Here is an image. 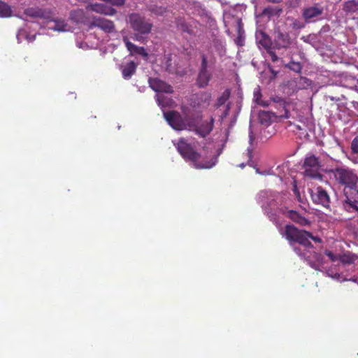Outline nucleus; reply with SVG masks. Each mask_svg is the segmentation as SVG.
I'll use <instances>...</instances> for the list:
<instances>
[{
    "label": "nucleus",
    "instance_id": "1",
    "mask_svg": "<svg viewBox=\"0 0 358 358\" xmlns=\"http://www.w3.org/2000/svg\"><path fill=\"white\" fill-rule=\"evenodd\" d=\"M338 184L343 185L345 199L344 207L348 210L350 209L358 210V176L354 170L347 167H336L330 171Z\"/></svg>",
    "mask_w": 358,
    "mask_h": 358
},
{
    "label": "nucleus",
    "instance_id": "2",
    "mask_svg": "<svg viewBox=\"0 0 358 358\" xmlns=\"http://www.w3.org/2000/svg\"><path fill=\"white\" fill-rule=\"evenodd\" d=\"M281 235L289 243H298L306 249L313 248V245L310 239L316 243H322V239L318 236H315L310 231L299 229L293 224H286Z\"/></svg>",
    "mask_w": 358,
    "mask_h": 358
},
{
    "label": "nucleus",
    "instance_id": "3",
    "mask_svg": "<svg viewBox=\"0 0 358 358\" xmlns=\"http://www.w3.org/2000/svg\"><path fill=\"white\" fill-rule=\"evenodd\" d=\"M176 148L182 158L186 162H191L192 166L196 169H210L215 164V162L212 160L201 159V155L184 138H180Z\"/></svg>",
    "mask_w": 358,
    "mask_h": 358
},
{
    "label": "nucleus",
    "instance_id": "4",
    "mask_svg": "<svg viewBox=\"0 0 358 358\" xmlns=\"http://www.w3.org/2000/svg\"><path fill=\"white\" fill-rule=\"evenodd\" d=\"M129 22L131 29L141 34L145 35L150 34L153 27L152 22L138 13L130 14L129 15Z\"/></svg>",
    "mask_w": 358,
    "mask_h": 358
},
{
    "label": "nucleus",
    "instance_id": "5",
    "mask_svg": "<svg viewBox=\"0 0 358 358\" xmlns=\"http://www.w3.org/2000/svg\"><path fill=\"white\" fill-rule=\"evenodd\" d=\"M273 101L278 103L279 105L282 107L284 113L278 115L270 111L261 110L259 113L258 117L259 122L265 126L269 125L271 123L273 118L276 117L289 118V110L285 108V101L283 99L279 97L273 99Z\"/></svg>",
    "mask_w": 358,
    "mask_h": 358
},
{
    "label": "nucleus",
    "instance_id": "6",
    "mask_svg": "<svg viewBox=\"0 0 358 358\" xmlns=\"http://www.w3.org/2000/svg\"><path fill=\"white\" fill-rule=\"evenodd\" d=\"M164 116L169 124L176 130H185L191 127V124L187 123L180 113L176 110H171L164 113Z\"/></svg>",
    "mask_w": 358,
    "mask_h": 358
},
{
    "label": "nucleus",
    "instance_id": "7",
    "mask_svg": "<svg viewBox=\"0 0 358 358\" xmlns=\"http://www.w3.org/2000/svg\"><path fill=\"white\" fill-rule=\"evenodd\" d=\"M304 175L313 178L321 177L319 173L320 162L318 158L315 155H310L306 157L303 165Z\"/></svg>",
    "mask_w": 358,
    "mask_h": 358
},
{
    "label": "nucleus",
    "instance_id": "8",
    "mask_svg": "<svg viewBox=\"0 0 358 358\" xmlns=\"http://www.w3.org/2000/svg\"><path fill=\"white\" fill-rule=\"evenodd\" d=\"M211 74L208 71V61L205 55H201V64L197 78V85L199 87H205L208 85Z\"/></svg>",
    "mask_w": 358,
    "mask_h": 358
},
{
    "label": "nucleus",
    "instance_id": "9",
    "mask_svg": "<svg viewBox=\"0 0 358 358\" xmlns=\"http://www.w3.org/2000/svg\"><path fill=\"white\" fill-rule=\"evenodd\" d=\"M24 15L34 19H43L52 20V11L48 8H41L39 7L27 8L24 11Z\"/></svg>",
    "mask_w": 358,
    "mask_h": 358
},
{
    "label": "nucleus",
    "instance_id": "10",
    "mask_svg": "<svg viewBox=\"0 0 358 358\" xmlns=\"http://www.w3.org/2000/svg\"><path fill=\"white\" fill-rule=\"evenodd\" d=\"M89 29L98 27L106 33H111L115 29L113 21L100 17H94L88 24Z\"/></svg>",
    "mask_w": 358,
    "mask_h": 358
},
{
    "label": "nucleus",
    "instance_id": "11",
    "mask_svg": "<svg viewBox=\"0 0 358 358\" xmlns=\"http://www.w3.org/2000/svg\"><path fill=\"white\" fill-rule=\"evenodd\" d=\"M311 198L315 203L329 208L331 203L329 195L322 187H317L315 192L312 191Z\"/></svg>",
    "mask_w": 358,
    "mask_h": 358
},
{
    "label": "nucleus",
    "instance_id": "12",
    "mask_svg": "<svg viewBox=\"0 0 358 358\" xmlns=\"http://www.w3.org/2000/svg\"><path fill=\"white\" fill-rule=\"evenodd\" d=\"M292 43L289 34L282 32L279 29L274 31V44L277 49H287Z\"/></svg>",
    "mask_w": 358,
    "mask_h": 358
},
{
    "label": "nucleus",
    "instance_id": "13",
    "mask_svg": "<svg viewBox=\"0 0 358 358\" xmlns=\"http://www.w3.org/2000/svg\"><path fill=\"white\" fill-rule=\"evenodd\" d=\"M211 101V94L208 92H203L194 95L191 106L195 108H207Z\"/></svg>",
    "mask_w": 358,
    "mask_h": 358
},
{
    "label": "nucleus",
    "instance_id": "14",
    "mask_svg": "<svg viewBox=\"0 0 358 358\" xmlns=\"http://www.w3.org/2000/svg\"><path fill=\"white\" fill-rule=\"evenodd\" d=\"M282 213L291 220L293 222L299 224L301 227L310 225V221L305 217L303 215L299 213L298 211L294 210H282Z\"/></svg>",
    "mask_w": 358,
    "mask_h": 358
},
{
    "label": "nucleus",
    "instance_id": "15",
    "mask_svg": "<svg viewBox=\"0 0 358 358\" xmlns=\"http://www.w3.org/2000/svg\"><path fill=\"white\" fill-rule=\"evenodd\" d=\"M150 87L155 92L172 93V87L159 78H149Z\"/></svg>",
    "mask_w": 358,
    "mask_h": 358
},
{
    "label": "nucleus",
    "instance_id": "16",
    "mask_svg": "<svg viewBox=\"0 0 358 358\" xmlns=\"http://www.w3.org/2000/svg\"><path fill=\"white\" fill-rule=\"evenodd\" d=\"M87 8L93 12L109 16H113L117 13L113 8L98 3L90 4Z\"/></svg>",
    "mask_w": 358,
    "mask_h": 358
},
{
    "label": "nucleus",
    "instance_id": "17",
    "mask_svg": "<svg viewBox=\"0 0 358 358\" xmlns=\"http://www.w3.org/2000/svg\"><path fill=\"white\" fill-rule=\"evenodd\" d=\"M214 127V118L211 117L209 120L203 121L199 126L196 127L195 132L199 136L205 138L213 130Z\"/></svg>",
    "mask_w": 358,
    "mask_h": 358
},
{
    "label": "nucleus",
    "instance_id": "18",
    "mask_svg": "<svg viewBox=\"0 0 358 358\" xmlns=\"http://www.w3.org/2000/svg\"><path fill=\"white\" fill-rule=\"evenodd\" d=\"M123 41L131 55H139L143 57H148V54L143 47L137 46L129 41L127 38H124Z\"/></svg>",
    "mask_w": 358,
    "mask_h": 358
},
{
    "label": "nucleus",
    "instance_id": "19",
    "mask_svg": "<svg viewBox=\"0 0 358 358\" xmlns=\"http://www.w3.org/2000/svg\"><path fill=\"white\" fill-rule=\"evenodd\" d=\"M322 8L317 6H310L303 9L302 15L303 17L308 21L320 16L322 13Z\"/></svg>",
    "mask_w": 358,
    "mask_h": 358
},
{
    "label": "nucleus",
    "instance_id": "20",
    "mask_svg": "<svg viewBox=\"0 0 358 358\" xmlns=\"http://www.w3.org/2000/svg\"><path fill=\"white\" fill-rule=\"evenodd\" d=\"M137 65L134 62L131 61L125 66H122V73L124 79L128 80L136 73Z\"/></svg>",
    "mask_w": 358,
    "mask_h": 358
},
{
    "label": "nucleus",
    "instance_id": "21",
    "mask_svg": "<svg viewBox=\"0 0 358 358\" xmlns=\"http://www.w3.org/2000/svg\"><path fill=\"white\" fill-rule=\"evenodd\" d=\"M13 10L10 5L0 0V17L8 18L12 16Z\"/></svg>",
    "mask_w": 358,
    "mask_h": 358
},
{
    "label": "nucleus",
    "instance_id": "22",
    "mask_svg": "<svg viewBox=\"0 0 358 358\" xmlns=\"http://www.w3.org/2000/svg\"><path fill=\"white\" fill-rule=\"evenodd\" d=\"M52 16L54 15L52 14ZM49 22H53L54 25L52 27H49V29H52L54 31H64L66 30V27H67L66 23L63 20H59V19H54L53 17H52V20H48Z\"/></svg>",
    "mask_w": 358,
    "mask_h": 358
},
{
    "label": "nucleus",
    "instance_id": "23",
    "mask_svg": "<svg viewBox=\"0 0 358 358\" xmlns=\"http://www.w3.org/2000/svg\"><path fill=\"white\" fill-rule=\"evenodd\" d=\"M343 10L346 13H355L358 10V1L350 0L343 4Z\"/></svg>",
    "mask_w": 358,
    "mask_h": 358
},
{
    "label": "nucleus",
    "instance_id": "24",
    "mask_svg": "<svg viewBox=\"0 0 358 358\" xmlns=\"http://www.w3.org/2000/svg\"><path fill=\"white\" fill-rule=\"evenodd\" d=\"M282 12V9L279 7L268 6L263 10L262 14L271 17L272 16H279Z\"/></svg>",
    "mask_w": 358,
    "mask_h": 358
},
{
    "label": "nucleus",
    "instance_id": "25",
    "mask_svg": "<svg viewBox=\"0 0 358 358\" xmlns=\"http://www.w3.org/2000/svg\"><path fill=\"white\" fill-rule=\"evenodd\" d=\"M230 94H231L230 90L229 89H226L222 92L221 96L217 98V101H216V102L215 103V107L217 108L223 106L224 104H225L227 101L229 99V98L230 96Z\"/></svg>",
    "mask_w": 358,
    "mask_h": 358
},
{
    "label": "nucleus",
    "instance_id": "26",
    "mask_svg": "<svg viewBox=\"0 0 358 358\" xmlns=\"http://www.w3.org/2000/svg\"><path fill=\"white\" fill-rule=\"evenodd\" d=\"M85 17V13L82 9H77L72 10L70 13V18L74 22L78 23L81 22Z\"/></svg>",
    "mask_w": 358,
    "mask_h": 358
},
{
    "label": "nucleus",
    "instance_id": "27",
    "mask_svg": "<svg viewBox=\"0 0 358 358\" xmlns=\"http://www.w3.org/2000/svg\"><path fill=\"white\" fill-rule=\"evenodd\" d=\"M262 39L259 41V43L266 49V50H268L271 48V41L268 35H266L265 33L262 32Z\"/></svg>",
    "mask_w": 358,
    "mask_h": 358
},
{
    "label": "nucleus",
    "instance_id": "28",
    "mask_svg": "<svg viewBox=\"0 0 358 358\" xmlns=\"http://www.w3.org/2000/svg\"><path fill=\"white\" fill-rule=\"evenodd\" d=\"M150 11L156 15H163L166 13V8L163 6H152L149 8Z\"/></svg>",
    "mask_w": 358,
    "mask_h": 358
},
{
    "label": "nucleus",
    "instance_id": "29",
    "mask_svg": "<svg viewBox=\"0 0 358 358\" xmlns=\"http://www.w3.org/2000/svg\"><path fill=\"white\" fill-rule=\"evenodd\" d=\"M285 67L289 69L290 70L299 73L301 71V65L299 62H290L289 64L285 65Z\"/></svg>",
    "mask_w": 358,
    "mask_h": 358
},
{
    "label": "nucleus",
    "instance_id": "30",
    "mask_svg": "<svg viewBox=\"0 0 358 358\" xmlns=\"http://www.w3.org/2000/svg\"><path fill=\"white\" fill-rule=\"evenodd\" d=\"M238 35L235 40L236 43L239 46H243L244 45V38L242 36V27L241 25V22L238 23Z\"/></svg>",
    "mask_w": 358,
    "mask_h": 358
},
{
    "label": "nucleus",
    "instance_id": "31",
    "mask_svg": "<svg viewBox=\"0 0 358 358\" xmlns=\"http://www.w3.org/2000/svg\"><path fill=\"white\" fill-rule=\"evenodd\" d=\"M268 55L271 57V59L273 62H276L278 60H280V58L278 57V55L275 54V52L271 48L268 50L266 51Z\"/></svg>",
    "mask_w": 358,
    "mask_h": 358
},
{
    "label": "nucleus",
    "instance_id": "32",
    "mask_svg": "<svg viewBox=\"0 0 358 358\" xmlns=\"http://www.w3.org/2000/svg\"><path fill=\"white\" fill-rule=\"evenodd\" d=\"M107 2L113 6H122L125 3V0H108Z\"/></svg>",
    "mask_w": 358,
    "mask_h": 358
},
{
    "label": "nucleus",
    "instance_id": "33",
    "mask_svg": "<svg viewBox=\"0 0 358 358\" xmlns=\"http://www.w3.org/2000/svg\"><path fill=\"white\" fill-rule=\"evenodd\" d=\"M178 27H179L181 29V30L184 32H187V33L191 32L189 27L185 22H181L178 23Z\"/></svg>",
    "mask_w": 358,
    "mask_h": 358
},
{
    "label": "nucleus",
    "instance_id": "34",
    "mask_svg": "<svg viewBox=\"0 0 358 358\" xmlns=\"http://www.w3.org/2000/svg\"><path fill=\"white\" fill-rule=\"evenodd\" d=\"M324 254L333 262L337 259L336 256L330 250H325Z\"/></svg>",
    "mask_w": 358,
    "mask_h": 358
},
{
    "label": "nucleus",
    "instance_id": "35",
    "mask_svg": "<svg viewBox=\"0 0 358 358\" xmlns=\"http://www.w3.org/2000/svg\"><path fill=\"white\" fill-rule=\"evenodd\" d=\"M293 192H294V195L296 196L297 200L299 201V202H302L301 201V194L299 191V189H297V187L296 185L294 186V188H293Z\"/></svg>",
    "mask_w": 358,
    "mask_h": 358
},
{
    "label": "nucleus",
    "instance_id": "36",
    "mask_svg": "<svg viewBox=\"0 0 358 358\" xmlns=\"http://www.w3.org/2000/svg\"><path fill=\"white\" fill-rule=\"evenodd\" d=\"M268 68L269 71L271 72V73L273 75V77L275 78L277 76L278 73V71L274 70L273 68L271 65H268Z\"/></svg>",
    "mask_w": 358,
    "mask_h": 358
},
{
    "label": "nucleus",
    "instance_id": "37",
    "mask_svg": "<svg viewBox=\"0 0 358 358\" xmlns=\"http://www.w3.org/2000/svg\"><path fill=\"white\" fill-rule=\"evenodd\" d=\"M229 109H230V103H228L226 106V109H225L224 112L223 113V114L222 115V118H224L228 115Z\"/></svg>",
    "mask_w": 358,
    "mask_h": 358
},
{
    "label": "nucleus",
    "instance_id": "38",
    "mask_svg": "<svg viewBox=\"0 0 358 358\" xmlns=\"http://www.w3.org/2000/svg\"><path fill=\"white\" fill-rule=\"evenodd\" d=\"M293 250L299 256H304V255L301 252V250L299 247L294 246Z\"/></svg>",
    "mask_w": 358,
    "mask_h": 358
},
{
    "label": "nucleus",
    "instance_id": "39",
    "mask_svg": "<svg viewBox=\"0 0 358 358\" xmlns=\"http://www.w3.org/2000/svg\"><path fill=\"white\" fill-rule=\"evenodd\" d=\"M293 27L295 29H301L303 27V25L301 24L299 21H295L293 23Z\"/></svg>",
    "mask_w": 358,
    "mask_h": 358
},
{
    "label": "nucleus",
    "instance_id": "40",
    "mask_svg": "<svg viewBox=\"0 0 358 358\" xmlns=\"http://www.w3.org/2000/svg\"><path fill=\"white\" fill-rule=\"evenodd\" d=\"M258 104H259L262 106H268V103L266 101H258Z\"/></svg>",
    "mask_w": 358,
    "mask_h": 358
},
{
    "label": "nucleus",
    "instance_id": "41",
    "mask_svg": "<svg viewBox=\"0 0 358 358\" xmlns=\"http://www.w3.org/2000/svg\"><path fill=\"white\" fill-rule=\"evenodd\" d=\"M269 2L271 3H280L282 0H267Z\"/></svg>",
    "mask_w": 358,
    "mask_h": 358
},
{
    "label": "nucleus",
    "instance_id": "42",
    "mask_svg": "<svg viewBox=\"0 0 358 358\" xmlns=\"http://www.w3.org/2000/svg\"><path fill=\"white\" fill-rule=\"evenodd\" d=\"M140 36L138 35H135L134 37V39L136 40V41H140Z\"/></svg>",
    "mask_w": 358,
    "mask_h": 358
},
{
    "label": "nucleus",
    "instance_id": "43",
    "mask_svg": "<svg viewBox=\"0 0 358 358\" xmlns=\"http://www.w3.org/2000/svg\"><path fill=\"white\" fill-rule=\"evenodd\" d=\"M35 37H36L35 35L32 36L31 38L29 39V41H34L35 39Z\"/></svg>",
    "mask_w": 358,
    "mask_h": 358
},
{
    "label": "nucleus",
    "instance_id": "44",
    "mask_svg": "<svg viewBox=\"0 0 358 358\" xmlns=\"http://www.w3.org/2000/svg\"><path fill=\"white\" fill-rule=\"evenodd\" d=\"M354 163H357V157L355 159H352Z\"/></svg>",
    "mask_w": 358,
    "mask_h": 358
},
{
    "label": "nucleus",
    "instance_id": "45",
    "mask_svg": "<svg viewBox=\"0 0 358 358\" xmlns=\"http://www.w3.org/2000/svg\"><path fill=\"white\" fill-rule=\"evenodd\" d=\"M256 171H257V173H261L259 171V170H258V169H256Z\"/></svg>",
    "mask_w": 358,
    "mask_h": 358
},
{
    "label": "nucleus",
    "instance_id": "46",
    "mask_svg": "<svg viewBox=\"0 0 358 358\" xmlns=\"http://www.w3.org/2000/svg\"><path fill=\"white\" fill-rule=\"evenodd\" d=\"M250 138L252 139V134H251L250 135Z\"/></svg>",
    "mask_w": 358,
    "mask_h": 358
}]
</instances>
